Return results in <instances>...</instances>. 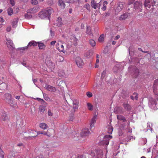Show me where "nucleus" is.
<instances>
[{"instance_id":"nucleus-18","label":"nucleus","mask_w":158,"mask_h":158,"mask_svg":"<svg viewBox=\"0 0 158 158\" xmlns=\"http://www.w3.org/2000/svg\"><path fill=\"white\" fill-rule=\"evenodd\" d=\"M7 88L6 84L5 83H2L0 84V93H2Z\"/></svg>"},{"instance_id":"nucleus-22","label":"nucleus","mask_w":158,"mask_h":158,"mask_svg":"<svg viewBox=\"0 0 158 158\" xmlns=\"http://www.w3.org/2000/svg\"><path fill=\"white\" fill-rule=\"evenodd\" d=\"M59 43H57L58 45L59 46L57 48V49H58L60 52H62L64 53H65V51L64 50V46L63 44H60V46H59Z\"/></svg>"},{"instance_id":"nucleus-34","label":"nucleus","mask_w":158,"mask_h":158,"mask_svg":"<svg viewBox=\"0 0 158 158\" xmlns=\"http://www.w3.org/2000/svg\"><path fill=\"white\" fill-rule=\"evenodd\" d=\"M61 21L62 20L61 18H58L56 21V23L58 27H60L62 25L63 23Z\"/></svg>"},{"instance_id":"nucleus-12","label":"nucleus","mask_w":158,"mask_h":158,"mask_svg":"<svg viewBox=\"0 0 158 158\" xmlns=\"http://www.w3.org/2000/svg\"><path fill=\"white\" fill-rule=\"evenodd\" d=\"M37 44L38 42H36L34 41H31L29 43L28 45L27 46L22 48L21 49L23 50H25L27 49L29 46H35L37 45Z\"/></svg>"},{"instance_id":"nucleus-23","label":"nucleus","mask_w":158,"mask_h":158,"mask_svg":"<svg viewBox=\"0 0 158 158\" xmlns=\"http://www.w3.org/2000/svg\"><path fill=\"white\" fill-rule=\"evenodd\" d=\"M117 117V119L119 120L123 121V122L126 121L125 117L121 115H118Z\"/></svg>"},{"instance_id":"nucleus-62","label":"nucleus","mask_w":158,"mask_h":158,"mask_svg":"<svg viewBox=\"0 0 158 158\" xmlns=\"http://www.w3.org/2000/svg\"><path fill=\"white\" fill-rule=\"evenodd\" d=\"M56 41H52L50 43V44L51 45H55V44L56 43Z\"/></svg>"},{"instance_id":"nucleus-32","label":"nucleus","mask_w":158,"mask_h":158,"mask_svg":"<svg viewBox=\"0 0 158 158\" xmlns=\"http://www.w3.org/2000/svg\"><path fill=\"white\" fill-rule=\"evenodd\" d=\"M149 3H150L149 0H145V3H144V6H145L147 8H150L151 6Z\"/></svg>"},{"instance_id":"nucleus-49","label":"nucleus","mask_w":158,"mask_h":158,"mask_svg":"<svg viewBox=\"0 0 158 158\" xmlns=\"http://www.w3.org/2000/svg\"><path fill=\"white\" fill-rule=\"evenodd\" d=\"M86 95L89 98H90L92 96V93L90 92H87L86 93Z\"/></svg>"},{"instance_id":"nucleus-58","label":"nucleus","mask_w":158,"mask_h":158,"mask_svg":"<svg viewBox=\"0 0 158 158\" xmlns=\"http://www.w3.org/2000/svg\"><path fill=\"white\" fill-rule=\"evenodd\" d=\"M96 63L97 64H98L99 63V60L98 59V54H97L96 55Z\"/></svg>"},{"instance_id":"nucleus-43","label":"nucleus","mask_w":158,"mask_h":158,"mask_svg":"<svg viewBox=\"0 0 158 158\" xmlns=\"http://www.w3.org/2000/svg\"><path fill=\"white\" fill-rule=\"evenodd\" d=\"M8 15H11L13 14V9L11 8H9L7 10Z\"/></svg>"},{"instance_id":"nucleus-41","label":"nucleus","mask_w":158,"mask_h":158,"mask_svg":"<svg viewBox=\"0 0 158 158\" xmlns=\"http://www.w3.org/2000/svg\"><path fill=\"white\" fill-rule=\"evenodd\" d=\"M131 98L132 100H137L138 99V94L136 93H134L133 95L131 96Z\"/></svg>"},{"instance_id":"nucleus-15","label":"nucleus","mask_w":158,"mask_h":158,"mask_svg":"<svg viewBox=\"0 0 158 158\" xmlns=\"http://www.w3.org/2000/svg\"><path fill=\"white\" fill-rule=\"evenodd\" d=\"M142 3L141 2H136L134 4V8L135 9H140L141 10H139L140 11H141Z\"/></svg>"},{"instance_id":"nucleus-42","label":"nucleus","mask_w":158,"mask_h":158,"mask_svg":"<svg viewBox=\"0 0 158 158\" xmlns=\"http://www.w3.org/2000/svg\"><path fill=\"white\" fill-rule=\"evenodd\" d=\"M42 134L47 135L48 137H50L52 135L48 131V130L46 132L42 131Z\"/></svg>"},{"instance_id":"nucleus-40","label":"nucleus","mask_w":158,"mask_h":158,"mask_svg":"<svg viewBox=\"0 0 158 158\" xmlns=\"http://www.w3.org/2000/svg\"><path fill=\"white\" fill-rule=\"evenodd\" d=\"M90 44L92 47L96 45V43L95 41L93 39H90L89 41Z\"/></svg>"},{"instance_id":"nucleus-1","label":"nucleus","mask_w":158,"mask_h":158,"mask_svg":"<svg viewBox=\"0 0 158 158\" xmlns=\"http://www.w3.org/2000/svg\"><path fill=\"white\" fill-rule=\"evenodd\" d=\"M52 12V10L48 9L47 10L40 12L38 14L39 17L42 19L49 17Z\"/></svg>"},{"instance_id":"nucleus-9","label":"nucleus","mask_w":158,"mask_h":158,"mask_svg":"<svg viewBox=\"0 0 158 158\" xmlns=\"http://www.w3.org/2000/svg\"><path fill=\"white\" fill-rule=\"evenodd\" d=\"M6 44L10 50H12L14 49V46L11 40L8 39L6 40Z\"/></svg>"},{"instance_id":"nucleus-38","label":"nucleus","mask_w":158,"mask_h":158,"mask_svg":"<svg viewBox=\"0 0 158 158\" xmlns=\"http://www.w3.org/2000/svg\"><path fill=\"white\" fill-rule=\"evenodd\" d=\"M108 132L109 134H111L113 131V128L110 125H109L108 127Z\"/></svg>"},{"instance_id":"nucleus-11","label":"nucleus","mask_w":158,"mask_h":158,"mask_svg":"<svg viewBox=\"0 0 158 158\" xmlns=\"http://www.w3.org/2000/svg\"><path fill=\"white\" fill-rule=\"evenodd\" d=\"M76 64L78 67H81L83 65V62L82 59L79 57H77L76 58Z\"/></svg>"},{"instance_id":"nucleus-47","label":"nucleus","mask_w":158,"mask_h":158,"mask_svg":"<svg viewBox=\"0 0 158 158\" xmlns=\"http://www.w3.org/2000/svg\"><path fill=\"white\" fill-rule=\"evenodd\" d=\"M106 70H104L102 74V75L101 76V78L103 79V78H104L106 76Z\"/></svg>"},{"instance_id":"nucleus-27","label":"nucleus","mask_w":158,"mask_h":158,"mask_svg":"<svg viewBox=\"0 0 158 158\" xmlns=\"http://www.w3.org/2000/svg\"><path fill=\"white\" fill-rule=\"evenodd\" d=\"M2 114L1 116V118L3 121H5L7 118V117L6 114V113L4 111H2Z\"/></svg>"},{"instance_id":"nucleus-33","label":"nucleus","mask_w":158,"mask_h":158,"mask_svg":"<svg viewBox=\"0 0 158 158\" xmlns=\"http://www.w3.org/2000/svg\"><path fill=\"white\" fill-rule=\"evenodd\" d=\"M107 4L108 2L106 1H105L103 2L102 1V4H103V6L101 9L105 11L106 10V5Z\"/></svg>"},{"instance_id":"nucleus-28","label":"nucleus","mask_w":158,"mask_h":158,"mask_svg":"<svg viewBox=\"0 0 158 158\" xmlns=\"http://www.w3.org/2000/svg\"><path fill=\"white\" fill-rule=\"evenodd\" d=\"M58 5L60 6L61 8L64 9L65 7V4L64 3V1L62 0H59L58 2Z\"/></svg>"},{"instance_id":"nucleus-6","label":"nucleus","mask_w":158,"mask_h":158,"mask_svg":"<svg viewBox=\"0 0 158 158\" xmlns=\"http://www.w3.org/2000/svg\"><path fill=\"white\" fill-rule=\"evenodd\" d=\"M124 62L116 64L113 68V70L115 72H117L120 71L123 66Z\"/></svg>"},{"instance_id":"nucleus-20","label":"nucleus","mask_w":158,"mask_h":158,"mask_svg":"<svg viewBox=\"0 0 158 158\" xmlns=\"http://www.w3.org/2000/svg\"><path fill=\"white\" fill-rule=\"evenodd\" d=\"M114 111L116 114L123 113V109L121 107H116L114 108Z\"/></svg>"},{"instance_id":"nucleus-44","label":"nucleus","mask_w":158,"mask_h":158,"mask_svg":"<svg viewBox=\"0 0 158 158\" xmlns=\"http://www.w3.org/2000/svg\"><path fill=\"white\" fill-rule=\"evenodd\" d=\"M128 126H127V131L128 132L131 133L132 132V130L131 128L130 127L129 124L130 122H128L127 123Z\"/></svg>"},{"instance_id":"nucleus-4","label":"nucleus","mask_w":158,"mask_h":158,"mask_svg":"<svg viewBox=\"0 0 158 158\" xmlns=\"http://www.w3.org/2000/svg\"><path fill=\"white\" fill-rule=\"evenodd\" d=\"M90 155L92 156H95L96 158H106L105 157L103 158L102 151L101 150H96L92 151Z\"/></svg>"},{"instance_id":"nucleus-57","label":"nucleus","mask_w":158,"mask_h":158,"mask_svg":"<svg viewBox=\"0 0 158 158\" xmlns=\"http://www.w3.org/2000/svg\"><path fill=\"white\" fill-rule=\"evenodd\" d=\"M135 0H129L128 3L129 5L132 4Z\"/></svg>"},{"instance_id":"nucleus-51","label":"nucleus","mask_w":158,"mask_h":158,"mask_svg":"<svg viewBox=\"0 0 158 158\" xmlns=\"http://www.w3.org/2000/svg\"><path fill=\"white\" fill-rule=\"evenodd\" d=\"M37 135H36L32 136V137H34L35 136H37V135H38L39 134H42V131H37Z\"/></svg>"},{"instance_id":"nucleus-21","label":"nucleus","mask_w":158,"mask_h":158,"mask_svg":"<svg viewBox=\"0 0 158 158\" xmlns=\"http://www.w3.org/2000/svg\"><path fill=\"white\" fill-rule=\"evenodd\" d=\"M96 118L97 115H94L92 118L90 124L91 128L93 127H94V124L96 122Z\"/></svg>"},{"instance_id":"nucleus-46","label":"nucleus","mask_w":158,"mask_h":158,"mask_svg":"<svg viewBox=\"0 0 158 158\" xmlns=\"http://www.w3.org/2000/svg\"><path fill=\"white\" fill-rule=\"evenodd\" d=\"M31 3L33 5H36L38 3V2L37 0H31Z\"/></svg>"},{"instance_id":"nucleus-63","label":"nucleus","mask_w":158,"mask_h":158,"mask_svg":"<svg viewBox=\"0 0 158 158\" xmlns=\"http://www.w3.org/2000/svg\"><path fill=\"white\" fill-rule=\"evenodd\" d=\"M68 44H66L67 47L68 48H70L71 47V45H72V44H71H71L68 43Z\"/></svg>"},{"instance_id":"nucleus-30","label":"nucleus","mask_w":158,"mask_h":158,"mask_svg":"<svg viewBox=\"0 0 158 158\" xmlns=\"http://www.w3.org/2000/svg\"><path fill=\"white\" fill-rule=\"evenodd\" d=\"M4 97L6 102H7L12 98L11 94L9 93L6 94H5Z\"/></svg>"},{"instance_id":"nucleus-8","label":"nucleus","mask_w":158,"mask_h":158,"mask_svg":"<svg viewBox=\"0 0 158 158\" xmlns=\"http://www.w3.org/2000/svg\"><path fill=\"white\" fill-rule=\"evenodd\" d=\"M112 138V136L110 135H106L104 138L102 142V144L103 145H108L109 143V140Z\"/></svg>"},{"instance_id":"nucleus-45","label":"nucleus","mask_w":158,"mask_h":158,"mask_svg":"<svg viewBox=\"0 0 158 158\" xmlns=\"http://www.w3.org/2000/svg\"><path fill=\"white\" fill-rule=\"evenodd\" d=\"M86 33L87 34L89 35L90 36H93V35L91 32V30L88 27H87Z\"/></svg>"},{"instance_id":"nucleus-55","label":"nucleus","mask_w":158,"mask_h":158,"mask_svg":"<svg viewBox=\"0 0 158 158\" xmlns=\"http://www.w3.org/2000/svg\"><path fill=\"white\" fill-rule=\"evenodd\" d=\"M74 1V0H66V2L68 3H73Z\"/></svg>"},{"instance_id":"nucleus-60","label":"nucleus","mask_w":158,"mask_h":158,"mask_svg":"<svg viewBox=\"0 0 158 158\" xmlns=\"http://www.w3.org/2000/svg\"><path fill=\"white\" fill-rule=\"evenodd\" d=\"M53 115L52 113L51 112V110H48V115L49 116H52Z\"/></svg>"},{"instance_id":"nucleus-13","label":"nucleus","mask_w":158,"mask_h":158,"mask_svg":"<svg viewBox=\"0 0 158 158\" xmlns=\"http://www.w3.org/2000/svg\"><path fill=\"white\" fill-rule=\"evenodd\" d=\"M78 101L77 99H75L73 101V108L74 111H77L78 107Z\"/></svg>"},{"instance_id":"nucleus-50","label":"nucleus","mask_w":158,"mask_h":158,"mask_svg":"<svg viewBox=\"0 0 158 158\" xmlns=\"http://www.w3.org/2000/svg\"><path fill=\"white\" fill-rule=\"evenodd\" d=\"M139 70L138 69H136L135 70V73L134 77H136L138 75L139 73Z\"/></svg>"},{"instance_id":"nucleus-2","label":"nucleus","mask_w":158,"mask_h":158,"mask_svg":"<svg viewBox=\"0 0 158 158\" xmlns=\"http://www.w3.org/2000/svg\"><path fill=\"white\" fill-rule=\"evenodd\" d=\"M156 96H155L156 98ZM156 100L157 101V99ZM148 105L150 108L154 110H156L158 107V103H157L155 99L152 97L150 98H149Z\"/></svg>"},{"instance_id":"nucleus-36","label":"nucleus","mask_w":158,"mask_h":158,"mask_svg":"<svg viewBox=\"0 0 158 158\" xmlns=\"http://www.w3.org/2000/svg\"><path fill=\"white\" fill-rule=\"evenodd\" d=\"M45 110V107L43 106H41L39 107V110L40 113H43Z\"/></svg>"},{"instance_id":"nucleus-17","label":"nucleus","mask_w":158,"mask_h":158,"mask_svg":"<svg viewBox=\"0 0 158 158\" xmlns=\"http://www.w3.org/2000/svg\"><path fill=\"white\" fill-rule=\"evenodd\" d=\"M89 133V131L88 129H84L82 130L81 135L83 137L88 135Z\"/></svg>"},{"instance_id":"nucleus-29","label":"nucleus","mask_w":158,"mask_h":158,"mask_svg":"<svg viewBox=\"0 0 158 158\" xmlns=\"http://www.w3.org/2000/svg\"><path fill=\"white\" fill-rule=\"evenodd\" d=\"M38 44L40 49H44L46 47L44 43L41 42H38Z\"/></svg>"},{"instance_id":"nucleus-52","label":"nucleus","mask_w":158,"mask_h":158,"mask_svg":"<svg viewBox=\"0 0 158 158\" xmlns=\"http://www.w3.org/2000/svg\"><path fill=\"white\" fill-rule=\"evenodd\" d=\"M77 158H86V157L85 155H81L78 156Z\"/></svg>"},{"instance_id":"nucleus-16","label":"nucleus","mask_w":158,"mask_h":158,"mask_svg":"<svg viewBox=\"0 0 158 158\" xmlns=\"http://www.w3.org/2000/svg\"><path fill=\"white\" fill-rule=\"evenodd\" d=\"M7 102L10 105V106L13 107H15L17 106V104L15 102V100L12 98Z\"/></svg>"},{"instance_id":"nucleus-25","label":"nucleus","mask_w":158,"mask_h":158,"mask_svg":"<svg viewBox=\"0 0 158 158\" xmlns=\"http://www.w3.org/2000/svg\"><path fill=\"white\" fill-rule=\"evenodd\" d=\"M39 126L41 129L45 130L48 127V125L44 123H41L39 124Z\"/></svg>"},{"instance_id":"nucleus-54","label":"nucleus","mask_w":158,"mask_h":158,"mask_svg":"<svg viewBox=\"0 0 158 158\" xmlns=\"http://www.w3.org/2000/svg\"><path fill=\"white\" fill-rule=\"evenodd\" d=\"M40 102L42 104H43V105H45L46 104V103L42 99H41V101H40Z\"/></svg>"},{"instance_id":"nucleus-53","label":"nucleus","mask_w":158,"mask_h":158,"mask_svg":"<svg viewBox=\"0 0 158 158\" xmlns=\"http://www.w3.org/2000/svg\"><path fill=\"white\" fill-rule=\"evenodd\" d=\"M10 3L12 6H14L15 5V2L14 0H10Z\"/></svg>"},{"instance_id":"nucleus-31","label":"nucleus","mask_w":158,"mask_h":158,"mask_svg":"<svg viewBox=\"0 0 158 158\" xmlns=\"http://www.w3.org/2000/svg\"><path fill=\"white\" fill-rule=\"evenodd\" d=\"M87 107L88 109L90 111H92L93 110V105L92 104L89 102H87L86 103Z\"/></svg>"},{"instance_id":"nucleus-59","label":"nucleus","mask_w":158,"mask_h":158,"mask_svg":"<svg viewBox=\"0 0 158 158\" xmlns=\"http://www.w3.org/2000/svg\"><path fill=\"white\" fill-rule=\"evenodd\" d=\"M28 13H27V14H25V17L27 19H30L31 17L30 16L28 15Z\"/></svg>"},{"instance_id":"nucleus-14","label":"nucleus","mask_w":158,"mask_h":158,"mask_svg":"<svg viewBox=\"0 0 158 158\" xmlns=\"http://www.w3.org/2000/svg\"><path fill=\"white\" fill-rule=\"evenodd\" d=\"M39 10V8L38 7H34L27 10V13H34L38 12Z\"/></svg>"},{"instance_id":"nucleus-24","label":"nucleus","mask_w":158,"mask_h":158,"mask_svg":"<svg viewBox=\"0 0 158 158\" xmlns=\"http://www.w3.org/2000/svg\"><path fill=\"white\" fill-rule=\"evenodd\" d=\"M18 22V19H15L12 20L11 24L13 27L15 28L17 27Z\"/></svg>"},{"instance_id":"nucleus-64","label":"nucleus","mask_w":158,"mask_h":158,"mask_svg":"<svg viewBox=\"0 0 158 158\" xmlns=\"http://www.w3.org/2000/svg\"><path fill=\"white\" fill-rule=\"evenodd\" d=\"M35 158H44L43 156L42 155H40L37 156Z\"/></svg>"},{"instance_id":"nucleus-5","label":"nucleus","mask_w":158,"mask_h":158,"mask_svg":"<svg viewBox=\"0 0 158 158\" xmlns=\"http://www.w3.org/2000/svg\"><path fill=\"white\" fill-rule=\"evenodd\" d=\"M125 4L122 2H119L117 5V6L115 8V13L117 14L118 13L122 10L124 8Z\"/></svg>"},{"instance_id":"nucleus-3","label":"nucleus","mask_w":158,"mask_h":158,"mask_svg":"<svg viewBox=\"0 0 158 158\" xmlns=\"http://www.w3.org/2000/svg\"><path fill=\"white\" fill-rule=\"evenodd\" d=\"M90 155L92 156H95L96 158H106L105 157L103 158L102 151L101 150H96L92 151Z\"/></svg>"},{"instance_id":"nucleus-39","label":"nucleus","mask_w":158,"mask_h":158,"mask_svg":"<svg viewBox=\"0 0 158 158\" xmlns=\"http://www.w3.org/2000/svg\"><path fill=\"white\" fill-rule=\"evenodd\" d=\"M104 40V35L103 34L101 35L98 39V41L100 42H103Z\"/></svg>"},{"instance_id":"nucleus-7","label":"nucleus","mask_w":158,"mask_h":158,"mask_svg":"<svg viewBox=\"0 0 158 158\" xmlns=\"http://www.w3.org/2000/svg\"><path fill=\"white\" fill-rule=\"evenodd\" d=\"M102 4V1H101L98 3H96L94 0H92L91 1V5L92 7L96 9H99L101 5Z\"/></svg>"},{"instance_id":"nucleus-35","label":"nucleus","mask_w":158,"mask_h":158,"mask_svg":"<svg viewBox=\"0 0 158 158\" xmlns=\"http://www.w3.org/2000/svg\"><path fill=\"white\" fill-rule=\"evenodd\" d=\"M58 75L60 77H66L67 76L65 74L64 70H60L59 72Z\"/></svg>"},{"instance_id":"nucleus-10","label":"nucleus","mask_w":158,"mask_h":158,"mask_svg":"<svg viewBox=\"0 0 158 158\" xmlns=\"http://www.w3.org/2000/svg\"><path fill=\"white\" fill-rule=\"evenodd\" d=\"M130 16V13L126 12L121 15L119 17L118 19L120 21L124 20L128 18Z\"/></svg>"},{"instance_id":"nucleus-48","label":"nucleus","mask_w":158,"mask_h":158,"mask_svg":"<svg viewBox=\"0 0 158 158\" xmlns=\"http://www.w3.org/2000/svg\"><path fill=\"white\" fill-rule=\"evenodd\" d=\"M4 152L2 150H0V156L2 158H4Z\"/></svg>"},{"instance_id":"nucleus-19","label":"nucleus","mask_w":158,"mask_h":158,"mask_svg":"<svg viewBox=\"0 0 158 158\" xmlns=\"http://www.w3.org/2000/svg\"><path fill=\"white\" fill-rule=\"evenodd\" d=\"M46 89L48 91L52 92H55L56 90V89L55 87H53L51 85H46L45 86Z\"/></svg>"},{"instance_id":"nucleus-61","label":"nucleus","mask_w":158,"mask_h":158,"mask_svg":"<svg viewBox=\"0 0 158 158\" xmlns=\"http://www.w3.org/2000/svg\"><path fill=\"white\" fill-rule=\"evenodd\" d=\"M85 7L87 9L89 10V5L88 4H86L85 5Z\"/></svg>"},{"instance_id":"nucleus-26","label":"nucleus","mask_w":158,"mask_h":158,"mask_svg":"<svg viewBox=\"0 0 158 158\" xmlns=\"http://www.w3.org/2000/svg\"><path fill=\"white\" fill-rule=\"evenodd\" d=\"M124 109L128 111H130L131 109V106L129 104H123Z\"/></svg>"},{"instance_id":"nucleus-37","label":"nucleus","mask_w":158,"mask_h":158,"mask_svg":"<svg viewBox=\"0 0 158 158\" xmlns=\"http://www.w3.org/2000/svg\"><path fill=\"white\" fill-rule=\"evenodd\" d=\"M92 55V53L90 51H88L86 52L85 54V56L89 58Z\"/></svg>"},{"instance_id":"nucleus-56","label":"nucleus","mask_w":158,"mask_h":158,"mask_svg":"<svg viewBox=\"0 0 158 158\" xmlns=\"http://www.w3.org/2000/svg\"><path fill=\"white\" fill-rule=\"evenodd\" d=\"M11 29V27L10 26H8L6 28V31L8 32H9L10 31Z\"/></svg>"}]
</instances>
